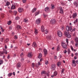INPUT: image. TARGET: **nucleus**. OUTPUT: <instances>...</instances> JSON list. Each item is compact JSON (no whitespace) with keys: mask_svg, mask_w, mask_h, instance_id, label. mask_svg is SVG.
Instances as JSON below:
<instances>
[{"mask_svg":"<svg viewBox=\"0 0 78 78\" xmlns=\"http://www.w3.org/2000/svg\"><path fill=\"white\" fill-rule=\"evenodd\" d=\"M36 8L33 9L32 11V12H34L36 11Z\"/></svg>","mask_w":78,"mask_h":78,"instance_id":"31","label":"nucleus"},{"mask_svg":"<svg viewBox=\"0 0 78 78\" xmlns=\"http://www.w3.org/2000/svg\"><path fill=\"white\" fill-rule=\"evenodd\" d=\"M20 19V18L18 16L16 17L15 18L16 20H19V19Z\"/></svg>","mask_w":78,"mask_h":78,"instance_id":"46","label":"nucleus"},{"mask_svg":"<svg viewBox=\"0 0 78 78\" xmlns=\"http://www.w3.org/2000/svg\"><path fill=\"white\" fill-rule=\"evenodd\" d=\"M10 58V55H9L7 56V59H9V58Z\"/></svg>","mask_w":78,"mask_h":78,"instance_id":"50","label":"nucleus"},{"mask_svg":"<svg viewBox=\"0 0 78 78\" xmlns=\"http://www.w3.org/2000/svg\"><path fill=\"white\" fill-rule=\"evenodd\" d=\"M58 74V72L56 71H55V72L54 73V75L55 76L57 75Z\"/></svg>","mask_w":78,"mask_h":78,"instance_id":"25","label":"nucleus"},{"mask_svg":"<svg viewBox=\"0 0 78 78\" xmlns=\"http://www.w3.org/2000/svg\"><path fill=\"white\" fill-rule=\"evenodd\" d=\"M61 45L63 47V48H64L65 49H67V47L66 45V44H65L64 42H62Z\"/></svg>","mask_w":78,"mask_h":78,"instance_id":"4","label":"nucleus"},{"mask_svg":"<svg viewBox=\"0 0 78 78\" xmlns=\"http://www.w3.org/2000/svg\"><path fill=\"white\" fill-rule=\"evenodd\" d=\"M74 5L76 6V7H78V1H75L74 2Z\"/></svg>","mask_w":78,"mask_h":78,"instance_id":"14","label":"nucleus"},{"mask_svg":"<svg viewBox=\"0 0 78 78\" xmlns=\"http://www.w3.org/2000/svg\"><path fill=\"white\" fill-rule=\"evenodd\" d=\"M23 56V53H21V54L20 55V56L21 57H22Z\"/></svg>","mask_w":78,"mask_h":78,"instance_id":"55","label":"nucleus"},{"mask_svg":"<svg viewBox=\"0 0 78 78\" xmlns=\"http://www.w3.org/2000/svg\"><path fill=\"white\" fill-rule=\"evenodd\" d=\"M50 23H51V24H55L56 23V20L54 19H52L50 21Z\"/></svg>","mask_w":78,"mask_h":78,"instance_id":"7","label":"nucleus"},{"mask_svg":"<svg viewBox=\"0 0 78 78\" xmlns=\"http://www.w3.org/2000/svg\"><path fill=\"white\" fill-rule=\"evenodd\" d=\"M38 58H42V54L41 53H40L39 54V55L38 56Z\"/></svg>","mask_w":78,"mask_h":78,"instance_id":"26","label":"nucleus"},{"mask_svg":"<svg viewBox=\"0 0 78 78\" xmlns=\"http://www.w3.org/2000/svg\"><path fill=\"white\" fill-rule=\"evenodd\" d=\"M64 53H67V51H66V50H65L64 51Z\"/></svg>","mask_w":78,"mask_h":78,"instance_id":"62","label":"nucleus"},{"mask_svg":"<svg viewBox=\"0 0 78 78\" xmlns=\"http://www.w3.org/2000/svg\"><path fill=\"white\" fill-rule=\"evenodd\" d=\"M75 55L76 56H78V53H76Z\"/></svg>","mask_w":78,"mask_h":78,"instance_id":"63","label":"nucleus"},{"mask_svg":"<svg viewBox=\"0 0 78 78\" xmlns=\"http://www.w3.org/2000/svg\"><path fill=\"white\" fill-rule=\"evenodd\" d=\"M41 30L43 32H44L45 31V28H44V26H41Z\"/></svg>","mask_w":78,"mask_h":78,"instance_id":"17","label":"nucleus"},{"mask_svg":"<svg viewBox=\"0 0 78 78\" xmlns=\"http://www.w3.org/2000/svg\"><path fill=\"white\" fill-rule=\"evenodd\" d=\"M40 20H41V19H38L37 20L36 22V23H37V24H39L41 23Z\"/></svg>","mask_w":78,"mask_h":78,"instance_id":"13","label":"nucleus"},{"mask_svg":"<svg viewBox=\"0 0 78 78\" xmlns=\"http://www.w3.org/2000/svg\"><path fill=\"white\" fill-rule=\"evenodd\" d=\"M21 66H22V64L20 63H18L17 64L16 66L17 67H21Z\"/></svg>","mask_w":78,"mask_h":78,"instance_id":"15","label":"nucleus"},{"mask_svg":"<svg viewBox=\"0 0 78 78\" xmlns=\"http://www.w3.org/2000/svg\"><path fill=\"white\" fill-rule=\"evenodd\" d=\"M32 67H34V63H32Z\"/></svg>","mask_w":78,"mask_h":78,"instance_id":"49","label":"nucleus"},{"mask_svg":"<svg viewBox=\"0 0 78 78\" xmlns=\"http://www.w3.org/2000/svg\"><path fill=\"white\" fill-rule=\"evenodd\" d=\"M45 64L46 65H47L48 64V61H46L45 62Z\"/></svg>","mask_w":78,"mask_h":78,"instance_id":"40","label":"nucleus"},{"mask_svg":"<svg viewBox=\"0 0 78 78\" xmlns=\"http://www.w3.org/2000/svg\"><path fill=\"white\" fill-rule=\"evenodd\" d=\"M66 42L67 44H68V43H69V40H68V39H66Z\"/></svg>","mask_w":78,"mask_h":78,"instance_id":"48","label":"nucleus"},{"mask_svg":"<svg viewBox=\"0 0 78 78\" xmlns=\"http://www.w3.org/2000/svg\"><path fill=\"white\" fill-rule=\"evenodd\" d=\"M51 69L54 70L55 69V68H56V65L55 64H52L51 65Z\"/></svg>","mask_w":78,"mask_h":78,"instance_id":"8","label":"nucleus"},{"mask_svg":"<svg viewBox=\"0 0 78 78\" xmlns=\"http://www.w3.org/2000/svg\"><path fill=\"white\" fill-rule=\"evenodd\" d=\"M11 8V9H16V7L13 5H12Z\"/></svg>","mask_w":78,"mask_h":78,"instance_id":"28","label":"nucleus"},{"mask_svg":"<svg viewBox=\"0 0 78 78\" xmlns=\"http://www.w3.org/2000/svg\"><path fill=\"white\" fill-rule=\"evenodd\" d=\"M46 75H47V76H50V75H49V74L48 73H47L46 74Z\"/></svg>","mask_w":78,"mask_h":78,"instance_id":"61","label":"nucleus"},{"mask_svg":"<svg viewBox=\"0 0 78 78\" xmlns=\"http://www.w3.org/2000/svg\"><path fill=\"white\" fill-rule=\"evenodd\" d=\"M16 28L17 29V30H21V29H22V27H21V26L19 25H17Z\"/></svg>","mask_w":78,"mask_h":78,"instance_id":"19","label":"nucleus"},{"mask_svg":"<svg viewBox=\"0 0 78 78\" xmlns=\"http://www.w3.org/2000/svg\"><path fill=\"white\" fill-rule=\"evenodd\" d=\"M0 62L2 64H3V60H0Z\"/></svg>","mask_w":78,"mask_h":78,"instance_id":"54","label":"nucleus"},{"mask_svg":"<svg viewBox=\"0 0 78 78\" xmlns=\"http://www.w3.org/2000/svg\"><path fill=\"white\" fill-rule=\"evenodd\" d=\"M76 65V62L75 60L72 61V65L73 66H75Z\"/></svg>","mask_w":78,"mask_h":78,"instance_id":"5","label":"nucleus"},{"mask_svg":"<svg viewBox=\"0 0 78 78\" xmlns=\"http://www.w3.org/2000/svg\"><path fill=\"white\" fill-rule=\"evenodd\" d=\"M47 39L48 40V41H49L51 39V36H48L47 37Z\"/></svg>","mask_w":78,"mask_h":78,"instance_id":"21","label":"nucleus"},{"mask_svg":"<svg viewBox=\"0 0 78 78\" xmlns=\"http://www.w3.org/2000/svg\"><path fill=\"white\" fill-rule=\"evenodd\" d=\"M10 4V3L9 2H6V5L7 6H9V5Z\"/></svg>","mask_w":78,"mask_h":78,"instance_id":"44","label":"nucleus"},{"mask_svg":"<svg viewBox=\"0 0 78 78\" xmlns=\"http://www.w3.org/2000/svg\"><path fill=\"white\" fill-rule=\"evenodd\" d=\"M74 39H75V42H78V37L75 38H74Z\"/></svg>","mask_w":78,"mask_h":78,"instance_id":"36","label":"nucleus"},{"mask_svg":"<svg viewBox=\"0 0 78 78\" xmlns=\"http://www.w3.org/2000/svg\"><path fill=\"white\" fill-rule=\"evenodd\" d=\"M68 54H69V53H70V49H68Z\"/></svg>","mask_w":78,"mask_h":78,"instance_id":"47","label":"nucleus"},{"mask_svg":"<svg viewBox=\"0 0 78 78\" xmlns=\"http://www.w3.org/2000/svg\"><path fill=\"white\" fill-rule=\"evenodd\" d=\"M15 39H17V36L16 35L14 37Z\"/></svg>","mask_w":78,"mask_h":78,"instance_id":"51","label":"nucleus"},{"mask_svg":"<svg viewBox=\"0 0 78 78\" xmlns=\"http://www.w3.org/2000/svg\"><path fill=\"white\" fill-rule=\"evenodd\" d=\"M66 29L67 31H70V29L68 26H67L66 27Z\"/></svg>","mask_w":78,"mask_h":78,"instance_id":"16","label":"nucleus"},{"mask_svg":"<svg viewBox=\"0 0 78 78\" xmlns=\"http://www.w3.org/2000/svg\"><path fill=\"white\" fill-rule=\"evenodd\" d=\"M14 13H15V16H16V14H17V11H14Z\"/></svg>","mask_w":78,"mask_h":78,"instance_id":"53","label":"nucleus"},{"mask_svg":"<svg viewBox=\"0 0 78 78\" xmlns=\"http://www.w3.org/2000/svg\"><path fill=\"white\" fill-rule=\"evenodd\" d=\"M48 32V29H46L45 31H44V33H45V34H47Z\"/></svg>","mask_w":78,"mask_h":78,"instance_id":"37","label":"nucleus"},{"mask_svg":"<svg viewBox=\"0 0 78 78\" xmlns=\"http://www.w3.org/2000/svg\"><path fill=\"white\" fill-rule=\"evenodd\" d=\"M27 56L29 58H31L32 57V53L30 52L28 53Z\"/></svg>","mask_w":78,"mask_h":78,"instance_id":"12","label":"nucleus"},{"mask_svg":"<svg viewBox=\"0 0 78 78\" xmlns=\"http://www.w3.org/2000/svg\"><path fill=\"white\" fill-rule=\"evenodd\" d=\"M23 60H24V59H23V58H22L21 59V61L22 62H23Z\"/></svg>","mask_w":78,"mask_h":78,"instance_id":"56","label":"nucleus"},{"mask_svg":"<svg viewBox=\"0 0 78 78\" xmlns=\"http://www.w3.org/2000/svg\"><path fill=\"white\" fill-rule=\"evenodd\" d=\"M78 42H76V43L75 44L76 47H78Z\"/></svg>","mask_w":78,"mask_h":78,"instance_id":"45","label":"nucleus"},{"mask_svg":"<svg viewBox=\"0 0 78 78\" xmlns=\"http://www.w3.org/2000/svg\"><path fill=\"white\" fill-rule=\"evenodd\" d=\"M44 52L45 55H47V50L46 49H44Z\"/></svg>","mask_w":78,"mask_h":78,"instance_id":"20","label":"nucleus"},{"mask_svg":"<svg viewBox=\"0 0 78 78\" xmlns=\"http://www.w3.org/2000/svg\"><path fill=\"white\" fill-rule=\"evenodd\" d=\"M32 47H37V44H36V42H34L32 44Z\"/></svg>","mask_w":78,"mask_h":78,"instance_id":"18","label":"nucleus"},{"mask_svg":"<svg viewBox=\"0 0 78 78\" xmlns=\"http://www.w3.org/2000/svg\"><path fill=\"white\" fill-rule=\"evenodd\" d=\"M41 75H44V74H46V72L45 71H43L41 72Z\"/></svg>","mask_w":78,"mask_h":78,"instance_id":"23","label":"nucleus"},{"mask_svg":"<svg viewBox=\"0 0 78 78\" xmlns=\"http://www.w3.org/2000/svg\"><path fill=\"white\" fill-rule=\"evenodd\" d=\"M0 28H1V30H2V32H4V31H5V29H4L3 28H2V27L1 26L0 27Z\"/></svg>","mask_w":78,"mask_h":78,"instance_id":"32","label":"nucleus"},{"mask_svg":"<svg viewBox=\"0 0 78 78\" xmlns=\"http://www.w3.org/2000/svg\"><path fill=\"white\" fill-rule=\"evenodd\" d=\"M45 11H49V8L48 7H46L45 9Z\"/></svg>","mask_w":78,"mask_h":78,"instance_id":"29","label":"nucleus"},{"mask_svg":"<svg viewBox=\"0 0 78 78\" xmlns=\"http://www.w3.org/2000/svg\"><path fill=\"white\" fill-rule=\"evenodd\" d=\"M44 17H47V15L46 14H44Z\"/></svg>","mask_w":78,"mask_h":78,"instance_id":"58","label":"nucleus"},{"mask_svg":"<svg viewBox=\"0 0 78 78\" xmlns=\"http://www.w3.org/2000/svg\"><path fill=\"white\" fill-rule=\"evenodd\" d=\"M5 49H7V46H6V45H5Z\"/></svg>","mask_w":78,"mask_h":78,"instance_id":"64","label":"nucleus"},{"mask_svg":"<svg viewBox=\"0 0 78 78\" xmlns=\"http://www.w3.org/2000/svg\"><path fill=\"white\" fill-rule=\"evenodd\" d=\"M60 48H59V46H58L57 47V51H59V50Z\"/></svg>","mask_w":78,"mask_h":78,"instance_id":"43","label":"nucleus"},{"mask_svg":"<svg viewBox=\"0 0 78 78\" xmlns=\"http://www.w3.org/2000/svg\"><path fill=\"white\" fill-rule=\"evenodd\" d=\"M61 64V63L60 62H57V65L59 67V66Z\"/></svg>","mask_w":78,"mask_h":78,"instance_id":"30","label":"nucleus"},{"mask_svg":"<svg viewBox=\"0 0 78 78\" xmlns=\"http://www.w3.org/2000/svg\"><path fill=\"white\" fill-rule=\"evenodd\" d=\"M64 34L68 38H70L71 37V35L70 34L69 32L65 31Z\"/></svg>","mask_w":78,"mask_h":78,"instance_id":"1","label":"nucleus"},{"mask_svg":"<svg viewBox=\"0 0 78 78\" xmlns=\"http://www.w3.org/2000/svg\"><path fill=\"white\" fill-rule=\"evenodd\" d=\"M51 9H54L55 8V6L53 4H51Z\"/></svg>","mask_w":78,"mask_h":78,"instance_id":"24","label":"nucleus"},{"mask_svg":"<svg viewBox=\"0 0 78 78\" xmlns=\"http://www.w3.org/2000/svg\"><path fill=\"white\" fill-rule=\"evenodd\" d=\"M12 75V73H10L8 74V76L9 77H10V76H11Z\"/></svg>","mask_w":78,"mask_h":78,"instance_id":"27","label":"nucleus"},{"mask_svg":"<svg viewBox=\"0 0 78 78\" xmlns=\"http://www.w3.org/2000/svg\"><path fill=\"white\" fill-rule=\"evenodd\" d=\"M9 41V39H6L5 40V42H8Z\"/></svg>","mask_w":78,"mask_h":78,"instance_id":"41","label":"nucleus"},{"mask_svg":"<svg viewBox=\"0 0 78 78\" xmlns=\"http://www.w3.org/2000/svg\"><path fill=\"white\" fill-rule=\"evenodd\" d=\"M59 8L60 9L59 13L62 14H64V10H63L62 8V7H59Z\"/></svg>","mask_w":78,"mask_h":78,"instance_id":"6","label":"nucleus"},{"mask_svg":"<svg viewBox=\"0 0 78 78\" xmlns=\"http://www.w3.org/2000/svg\"><path fill=\"white\" fill-rule=\"evenodd\" d=\"M38 33V30L37 29H36L35 31V34H37Z\"/></svg>","mask_w":78,"mask_h":78,"instance_id":"33","label":"nucleus"},{"mask_svg":"<svg viewBox=\"0 0 78 78\" xmlns=\"http://www.w3.org/2000/svg\"><path fill=\"white\" fill-rule=\"evenodd\" d=\"M0 56H2V55H3L4 53L6 54V55H7L8 54V51H7V50L5 49H3V51H0Z\"/></svg>","mask_w":78,"mask_h":78,"instance_id":"2","label":"nucleus"},{"mask_svg":"<svg viewBox=\"0 0 78 78\" xmlns=\"http://www.w3.org/2000/svg\"><path fill=\"white\" fill-rule=\"evenodd\" d=\"M76 16H77V14L76 13H74L72 15V17L73 19H75Z\"/></svg>","mask_w":78,"mask_h":78,"instance_id":"10","label":"nucleus"},{"mask_svg":"<svg viewBox=\"0 0 78 78\" xmlns=\"http://www.w3.org/2000/svg\"><path fill=\"white\" fill-rule=\"evenodd\" d=\"M70 48H71L72 50V51H73V47H72V46H71Z\"/></svg>","mask_w":78,"mask_h":78,"instance_id":"52","label":"nucleus"},{"mask_svg":"<svg viewBox=\"0 0 78 78\" xmlns=\"http://www.w3.org/2000/svg\"><path fill=\"white\" fill-rule=\"evenodd\" d=\"M57 34L58 36L59 37H62V33L60 31H58L57 32Z\"/></svg>","mask_w":78,"mask_h":78,"instance_id":"9","label":"nucleus"},{"mask_svg":"<svg viewBox=\"0 0 78 78\" xmlns=\"http://www.w3.org/2000/svg\"><path fill=\"white\" fill-rule=\"evenodd\" d=\"M78 19H76L75 21L74 22V23H76L78 22Z\"/></svg>","mask_w":78,"mask_h":78,"instance_id":"38","label":"nucleus"},{"mask_svg":"<svg viewBox=\"0 0 78 78\" xmlns=\"http://www.w3.org/2000/svg\"><path fill=\"white\" fill-rule=\"evenodd\" d=\"M11 21H9L7 23V24L9 25H11Z\"/></svg>","mask_w":78,"mask_h":78,"instance_id":"39","label":"nucleus"},{"mask_svg":"<svg viewBox=\"0 0 78 78\" xmlns=\"http://www.w3.org/2000/svg\"><path fill=\"white\" fill-rule=\"evenodd\" d=\"M18 11L19 12H23V8H19L18 9Z\"/></svg>","mask_w":78,"mask_h":78,"instance_id":"11","label":"nucleus"},{"mask_svg":"<svg viewBox=\"0 0 78 78\" xmlns=\"http://www.w3.org/2000/svg\"><path fill=\"white\" fill-rule=\"evenodd\" d=\"M9 29L10 30H11V29H12V27L10 26V27H9Z\"/></svg>","mask_w":78,"mask_h":78,"instance_id":"60","label":"nucleus"},{"mask_svg":"<svg viewBox=\"0 0 78 78\" xmlns=\"http://www.w3.org/2000/svg\"><path fill=\"white\" fill-rule=\"evenodd\" d=\"M64 70H65V69H62L61 71V74H64Z\"/></svg>","mask_w":78,"mask_h":78,"instance_id":"35","label":"nucleus"},{"mask_svg":"<svg viewBox=\"0 0 78 78\" xmlns=\"http://www.w3.org/2000/svg\"><path fill=\"white\" fill-rule=\"evenodd\" d=\"M38 65L39 66H41V63H40V62H38Z\"/></svg>","mask_w":78,"mask_h":78,"instance_id":"57","label":"nucleus"},{"mask_svg":"<svg viewBox=\"0 0 78 78\" xmlns=\"http://www.w3.org/2000/svg\"><path fill=\"white\" fill-rule=\"evenodd\" d=\"M40 12L39 11H38V12H37L35 13V16H37L38 14H39Z\"/></svg>","mask_w":78,"mask_h":78,"instance_id":"34","label":"nucleus"},{"mask_svg":"<svg viewBox=\"0 0 78 78\" xmlns=\"http://www.w3.org/2000/svg\"><path fill=\"white\" fill-rule=\"evenodd\" d=\"M23 2V3H25L27 2V0H22Z\"/></svg>","mask_w":78,"mask_h":78,"instance_id":"42","label":"nucleus"},{"mask_svg":"<svg viewBox=\"0 0 78 78\" xmlns=\"http://www.w3.org/2000/svg\"><path fill=\"white\" fill-rule=\"evenodd\" d=\"M24 22L25 23H27V22H28V20L27 18H25L24 20Z\"/></svg>","mask_w":78,"mask_h":78,"instance_id":"22","label":"nucleus"},{"mask_svg":"<svg viewBox=\"0 0 78 78\" xmlns=\"http://www.w3.org/2000/svg\"><path fill=\"white\" fill-rule=\"evenodd\" d=\"M1 17H2V18H3V17H4V15L3 14H2V15Z\"/></svg>","mask_w":78,"mask_h":78,"instance_id":"59","label":"nucleus"},{"mask_svg":"<svg viewBox=\"0 0 78 78\" xmlns=\"http://www.w3.org/2000/svg\"><path fill=\"white\" fill-rule=\"evenodd\" d=\"M69 28L70 29V32H73V31H76V28L74 27L72 28V27L71 26H70Z\"/></svg>","mask_w":78,"mask_h":78,"instance_id":"3","label":"nucleus"}]
</instances>
